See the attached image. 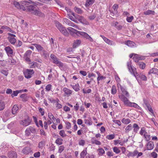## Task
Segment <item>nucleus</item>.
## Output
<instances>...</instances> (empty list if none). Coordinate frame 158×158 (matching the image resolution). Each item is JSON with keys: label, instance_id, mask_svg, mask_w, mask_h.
Masks as SVG:
<instances>
[{"label": "nucleus", "instance_id": "nucleus-1", "mask_svg": "<svg viewBox=\"0 0 158 158\" xmlns=\"http://www.w3.org/2000/svg\"><path fill=\"white\" fill-rule=\"evenodd\" d=\"M23 4H25L27 7V11L30 12L32 14V12L35 10V6H36V3L32 2L31 0L28 1H23Z\"/></svg>", "mask_w": 158, "mask_h": 158}, {"label": "nucleus", "instance_id": "nucleus-2", "mask_svg": "<svg viewBox=\"0 0 158 158\" xmlns=\"http://www.w3.org/2000/svg\"><path fill=\"white\" fill-rule=\"evenodd\" d=\"M55 24L56 27L62 34L65 36H68L69 33L64 27L57 21L56 22Z\"/></svg>", "mask_w": 158, "mask_h": 158}, {"label": "nucleus", "instance_id": "nucleus-3", "mask_svg": "<svg viewBox=\"0 0 158 158\" xmlns=\"http://www.w3.org/2000/svg\"><path fill=\"white\" fill-rule=\"evenodd\" d=\"M127 66L130 72L137 79V76L138 75V73L136 71V69L132 66L131 61L127 62Z\"/></svg>", "mask_w": 158, "mask_h": 158}, {"label": "nucleus", "instance_id": "nucleus-4", "mask_svg": "<svg viewBox=\"0 0 158 158\" xmlns=\"http://www.w3.org/2000/svg\"><path fill=\"white\" fill-rule=\"evenodd\" d=\"M51 58L53 60V63L59 67H62L63 66V63L59 60L53 54H51L50 55Z\"/></svg>", "mask_w": 158, "mask_h": 158}, {"label": "nucleus", "instance_id": "nucleus-5", "mask_svg": "<svg viewBox=\"0 0 158 158\" xmlns=\"http://www.w3.org/2000/svg\"><path fill=\"white\" fill-rule=\"evenodd\" d=\"M34 73L33 69H27L24 72V74L25 77L29 78L31 77L32 75Z\"/></svg>", "mask_w": 158, "mask_h": 158}, {"label": "nucleus", "instance_id": "nucleus-6", "mask_svg": "<svg viewBox=\"0 0 158 158\" xmlns=\"http://www.w3.org/2000/svg\"><path fill=\"white\" fill-rule=\"evenodd\" d=\"M31 122V119L30 117L27 116L24 120H22L20 123L23 126L26 127L30 124Z\"/></svg>", "mask_w": 158, "mask_h": 158}, {"label": "nucleus", "instance_id": "nucleus-7", "mask_svg": "<svg viewBox=\"0 0 158 158\" xmlns=\"http://www.w3.org/2000/svg\"><path fill=\"white\" fill-rule=\"evenodd\" d=\"M76 19H77L81 23L85 25H88L89 23L82 16L76 14Z\"/></svg>", "mask_w": 158, "mask_h": 158}, {"label": "nucleus", "instance_id": "nucleus-8", "mask_svg": "<svg viewBox=\"0 0 158 158\" xmlns=\"http://www.w3.org/2000/svg\"><path fill=\"white\" fill-rule=\"evenodd\" d=\"M79 35L85 37L91 42L93 41V39L87 33L85 32L80 31L79 33Z\"/></svg>", "mask_w": 158, "mask_h": 158}, {"label": "nucleus", "instance_id": "nucleus-9", "mask_svg": "<svg viewBox=\"0 0 158 158\" xmlns=\"http://www.w3.org/2000/svg\"><path fill=\"white\" fill-rule=\"evenodd\" d=\"M64 21L65 23L69 26L73 27L77 29H79V28L77 25H75L74 23L71 21L67 19H64Z\"/></svg>", "mask_w": 158, "mask_h": 158}, {"label": "nucleus", "instance_id": "nucleus-10", "mask_svg": "<svg viewBox=\"0 0 158 158\" xmlns=\"http://www.w3.org/2000/svg\"><path fill=\"white\" fill-rule=\"evenodd\" d=\"M63 91L64 92V95L65 96H70L73 92V91L72 90L65 87L63 88Z\"/></svg>", "mask_w": 158, "mask_h": 158}, {"label": "nucleus", "instance_id": "nucleus-11", "mask_svg": "<svg viewBox=\"0 0 158 158\" xmlns=\"http://www.w3.org/2000/svg\"><path fill=\"white\" fill-rule=\"evenodd\" d=\"M119 98L121 99V100L124 102L125 105L128 106L130 102L127 98L123 95L119 96Z\"/></svg>", "mask_w": 158, "mask_h": 158}, {"label": "nucleus", "instance_id": "nucleus-12", "mask_svg": "<svg viewBox=\"0 0 158 158\" xmlns=\"http://www.w3.org/2000/svg\"><path fill=\"white\" fill-rule=\"evenodd\" d=\"M67 29L71 35H73L74 34H75L77 35H79L80 31H78L71 27H68Z\"/></svg>", "mask_w": 158, "mask_h": 158}, {"label": "nucleus", "instance_id": "nucleus-13", "mask_svg": "<svg viewBox=\"0 0 158 158\" xmlns=\"http://www.w3.org/2000/svg\"><path fill=\"white\" fill-rule=\"evenodd\" d=\"M32 14L35 15L40 17H44V15L38 10L35 9L32 12Z\"/></svg>", "mask_w": 158, "mask_h": 158}, {"label": "nucleus", "instance_id": "nucleus-14", "mask_svg": "<svg viewBox=\"0 0 158 158\" xmlns=\"http://www.w3.org/2000/svg\"><path fill=\"white\" fill-rule=\"evenodd\" d=\"M5 50L8 56H11L13 53V50L9 46L5 47Z\"/></svg>", "mask_w": 158, "mask_h": 158}, {"label": "nucleus", "instance_id": "nucleus-15", "mask_svg": "<svg viewBox=\"0 0 158 158\" xmlns=\"http://www.w3.org/2000/svg\"><path fill=\"white\" fill-rule=\"evenodd\" d=\"M8 156L9 158H17V155L16 152L14 151H12L9 152Z\"/></svg>", "mask_w": 158, "mask_h": 158}, {"label": "nucleus", "instance_id": "nucleus-16", "mask_svg": "<svg viewBox=\"0 0 158 158\" xmlns=\"http://www.w3.org/2000/svg\"><path fill=\"white\" fill-rule=\"evenodd\" d=\"M125 44L131 48L135 47H136V44L134 42L130 40H128L126 42Z\"/></svg>", "mask_w": 158, "mask_h": 158}, {"label": "nucleus", "instance_id": "nucleus-17", "mask_svg": "<svg viewBox=\"0 0 158 158\" xmlns=\"http://www.w3.org/2000/svg\"><path fill=\"white\" fill-rule=\"evenodd\" d=\"M138 153V151L137 150H135L133 152H129V153L127 154V156L128 157H130V156L134 157L136 156H137Z\"/></svg>", "mask_w": 158, "mask_h": 158}, {"label": "nucleus", "instance_id": "nucleus-18", "mask_svg": "<svg viewBox=\"0 0 158 158\" xmlns=\"http://www.w3.org/2000/svg\"><path fill=\"white\" fill-rule=\"evenodd\" d=\"M154 147V145L153 142L152 141H149L147 145V149L148 150H151Z\"/></svg>", "mask_w": 158, "mask_h": 158}, {"label": "nucleus", "instance_id": "nucleus-19", "mask_svg": "<svg viewBox=\"0 0 158 158\" xmlns=\"http://www.w3.org/2000/svg\"><path fill=\"white\" fill-rule=\"evenodd\" d=\"M121 90L123 93V95H125L127 97H129V94L128 92L125 89V88L119 85Z\"/></svg>", "mask_w": 158, "mask_h": 158}, {"label": "nucleus", "instance_id": "nucleus-20", "mask_svg": "<svg viewBox=\"0 0 158 158\" xmlns=\"http://www.w3.org/2000/svg\"><path fill=\"white\" fill-rule=\"evenodd\" d=\"M149 75L151 74H155L158 75V69L156 68H152L150 70L148 73Z\"/></svg>", "mask_w": 158, "mask_h": 158}, {"label": "nucleus", "instance_id": "nucleus-21", "mask_svg": "<svg viewBox=\"0 0 158 158\" xmlns=\"http://www.w3.org/2000/svg\"><path fill=\"white\" fill-rule=\"evenodd\" d=\"M32 44L35 47L36 49L39 52H41V51L43 50L44 49L43 47L39 44Z\"/></svg>", "mask_w": 158, "mask_h": 158}, {"label": "nucleus", "instance_id": "nucleus-22", "mask_svg": "<svg viewBox=\"0 0 158 158\" xmlns=\"http://www.w3.org/2000/svg\"><path fill=\"white\" fill-rule=\"evenodd\" d=\"M19 109L18 106L17 105H15L12 109V113L13 114H15L17 113Z\"/></svg>", "mask_w": 158, "mask_h": 158}, {"label": "nucleus", "instance_id": "nucleus-23", "mask_svg": "<svg viewBox=\"0 0 158 158\" xmlns=\"http://www.w3.org/2000/svg\"><path fill=\"white\" fill-rule=\"evenodd\" d=\"M72 87L76 92L80 90V86L78 83L76 84L75 85H71Z\"/></svg>", "mask_w": 158, "mask_h": 158}, {"label": "nucleus", "instance_id": "nucleus-24", "mask_svg": "<svg viewBox=\"0 0 158 158\" xmlns=\"http://www.w3.org/2000/svg\"><path fill=\"white\" fill-rule=\"evenodd\" d=\"M91 141L93 144H95L96 145H99L101 144V143L97 140L96 138L94 137L92 138Z\"/></svg>", "mask_w": 158, "mask_h": 158}, {"label": "nucleus", "instance_id": "nucleus-25", "mask_svg": "<svg viewBox=\"0 0 158 158\" xmlns=\"http://www.w3.org/2000/svg\"><path fill=\"white\" fill-rule=\"evenodd\" d=\"M94 0H86L85 6L86 7H88L93 4L94 2Z\"/></svg>", "mask_w": 158, "mask_h": 158}, {"label": "nucleus", "instance_id": "nucleus-26", "mask_svg": "<svg viewBox=\"0 0 158 158\" xmlns=\"http://www.w3.org/2000/svg\"><path fill=\"white\" fill-rule=\"evenodd\" d=\"M133 59L135 62H138L139 60H141V58L139 55L136 54H134Z\"/></svg>", "mask_w": 158, "mask_h": 158}, {"label": "nucleus", "instance_id": "nucleus-27", "mask_svg": "<svg viewBox=\"0 0 158 158\" xmlns=\"http://www.w3.org/2000/svg\"><path fill=\"white\" fill-rule=\"evenodd\" d=\"M81 41L80 40H74L73 44V46L74 48H75L81 44Z\"/></svg>", "mask_w": 158, "mask_h": 158}, {"label": "nucleus", "instance_id": "nucleus-28", "mask_svg": "<svg viewBox=\"0 0 158 158\" xmlns=\"http://www.w3.org/2000/svg\"><path fill=\"white\" fill-rule=\"evenodd\" d=\"M28 64H29L30 68H35V66L37 65V63L34 61H31L30 62L28 63Z\"/></svg>", "mask_w": 158, "mask_h": 158}, {"label": "nucleus", "instance_id": "nucleus-29", "mask_svg": "<svg viewBox=\"0 0 158 158\" xmlns=\"http://www.w3.org/2000/svg\"><path fill=\"white\" fill-rule=\"evenodd\" d=\"M1 28L4 30H6L9 31L12 33H14V31L12 30L10 27L6 26H2Z\"/></svg>", "mask_w": 158, "mask_h": 158}, {"label": "nucleus", "instance_id": "nucleus-30", "mask_svg": "<svg viewBox=\"0 0 158 158\" xmlns=\"http://www.w3.org/2000/svg\"><path fill=\"white\" fill-rule=\"evenodd\" d=\"M139 76V78L143 81H146L147 80V77L144 75L143 74H139L138 76H137V77Z\"/></svg>", "mask_w": 158, "mask_h": 158}, {"label": "nucleus", "instance_id": "nucleus-31", "mask_svg": "<svg viewBox=\"0 0 158 158\" xmlns=\"http://www.w3.org/2000/svg\"><path fill=\"white\" fill-rule=\"evenodd\" d=\"M41 53L43 55L44 57L45 58H46L49 56V55L47 53V52L45 50L43 49V50L41 51Z\"/></svg>", "mask_w": 158, "mask_h": 158}, {"label": "nucleus", "instance_id": "nucleus-32", "mask_svg": "<svg viewBox=\"0 0 158 158\" xmlns=\"http://www.w3.org/2000/svg\"><path fill=\"white\" fill-rule=\"evenodd\" d=\"M138 64L139 68L142 69H144L145 67L146 64L143 62H139L138 63Z\"/></svg>", "mask_w": 158, "mask_h": 158}, {"label": "nucleus", "instance_id": "nucleus-33", "mask_svg": "<svg viewBox=\"0 0 158 158\" xmlns=\"http://www.w3.org/2000/svg\"><path fill=\"white\" fill-rule=\"evenodd\" d=\"M110 12V15L112 16H115L117 17L118 16V14L117 11L114 10L111 11V10H109Z\"/></svg>", "mask_w": 158, "mask_h": 158}, {"label": "nucleus", "instance_id": "nucleus-34", "mask_svg": "<svg viewBox=\"0 0 158 158\" xmlns=\"http://www.w3.org/2000/svg\"><path fill=\"white\" fill-rule=\"evenodd\" d=\"M131 120L129 118H123L122 120V122L125 124H127L131 122Z\"/></svg>", "mask_w": 158, "mask_h": 158}, {"label": "nucleus", "instance_id": "nucleus-35", "mask_svg": "<svg viewBox=\"0 0 158 158\" xmlns=\"http://www.w3.org/2000/svg\"><path fill=\"white\" fill-rule=\"evenodd\" d=\"M147 133L144 127H142L141 128V130L139 131V134L141 135L145 136L146 134Z\"/></svg>", "mask_w": 158, "mask_h": 158}, {"label": "nucleus", "instance_id": "nucleus-36", "mask_svg": "<svg viewBox=\"0 0 158 158\" xmlns=\"http://www.w3.org/2000/svg\"><path fill=\"white\" fill-rule=\"evenodd\" d=\"M87 152L86 150H84L81 153V158H85V156L87 155Z\"/></svg>", "mask_w": 158, "mask_h": 158}, {"label": "nucleus", "instance_id": "nucleus-37", "mask_svg": "<svg viewBox=\"0 0 158 158\" xmlns=\"http://www.w3.org/2000/svg\"><path fill=\"white\" fill-rule=\"evenodd\" d=\"M13 3L15 6L18 9H21V6L20 5L19 2L15 1H14Z\"/></svg>", "mask_w": 158, "mask_h": 158}, {"label": "nucleus", "instance_id": "nucleus-38", "mask_svg": "<svg viewBox=\"0 0 158 158\" xmlns=\"http://www.w3.org/2000/svg\"><path fill=\"white\" fill-rule=\"evenodd\" d=\"M128 106H133L138 109L140 108V107L137 104L135 103H132L130 102V103H129V104H128Z\"/></svg>", "mask_w": 158, "mask_h": 158}, {"label": "nucleus", "instance_id": "nucleus-39", "mask_svg": "<svg viewBox=\"0 0 158 158\" xmlns=\"http://www.w3.org/2000/svg\"><path fill=\"white\" fill-rule=\"evenodd\" d=\"M133 127L134 128V131L135 133H137L139 129V127L136 123L134 124Z\"/></svg>", "mask_w": 158, "mask_h": 158}, {"label": "nucleus", "instance_id": "nucleus-40", "mask_svg": "<svg viewBox=\"0 0 158 158\" xmlns=\"http://www.w3.org/2000/svg\"><path fill=\"white\" fill-rule=\"evenodd\" d=\"M143 13L145 15H154L155 12L153 10H148L144 11Z\"/></svg>", "mask_w": 158, "mask_h": 158}, {"label": "nucleus", "instance_id": "nucleus-41", "mask_svg": "<svg viewBox=\"0 0 158 158\" xmlns=\"http://www.w3.org/2000/svg\"><path fill=\"white\" fill-rule=\"evenodd\" d=\"M8 39L9 40L10 43L12 44H15L16 41V39L14 37H8Z\"/></svg>", "mask_w": 158, "mask_h": 158}, {"label": "nucleus", "instance_id": "nucleus-42", "mask_svg": "<svg viewBox=\"0 0 158 158\" xmlns=\"http://www.w3.org/2000/svg\"><path fill=\"white\" fill-rule=\"evenodd\" d=\"M20 97L22 98L23 101H26L27 100V94H21L20 96Z\"/></svg>", "mask_w": 158, "mask_h": 158}, {"label": "nucleus", "instance_id": "nucleus-43", "mask_svg": "<svg viewBox=\"0 0 158 158\" xmlns=\"http://www.w3.org/2000/svg\"><path fill=\"white\" fill-rule=\"evenodd\" d=\"M5 107V104L3 101L0 100V110H3Z\"/></svg>", "mask_w": 158, "mask_h": 158}, {"label": "nucleus", "instance_id": "nucleus-44", "mask_svg": "<svg viewBox=\"0 0 158 158\" xmlns=\"http://www.w3.org/2000/svg\"><path fill=\"white\" fill-rule=\"evenodd\" d=\"M75 11L77 13L81 14L83 12L82 10L80 8L75 7L74 8Z\"/></svg>", "mask_w": 158, "mask_h": 158}, {"label": "nucleus", "instance_id": "nucleus-45", "mask_svg": "<svg viewBox=\"0 0 158 158\" xmlns=\"http://www.w3.org/2000/svg\"><path fill=\"white\" fill-rule=\"evenodd\" d=\"M63 139L60 138H58L56 140V143L59 145H60L62 144Z\"/></svg>", "mask_w": 158, "mask_h": 158}, {"label": "nucleus", "instance_id": "nucleus-46", "mask_svg": "<svg viewBox=\"0 0 158 158\" xmlns=\"http://www.w3.org/2000/svg\"><path fill=\"white\" fill-rule=\"evenodd\" d=\"M132 127L131 124L128 125L126 128H125V131L126 133H128L129 131L132 130Z\"/></svg>", "mask_w": 158, "mask_h": 158}, {"label": "nucleus", "instance_id": "nucleus-47", "mask_svg": "<svg viewBox=\"0 0 158 158\" xmlns=\"http://www.w3.org/2000/svg\"><path fill=\"white\" fill-rule=\"evenodd\" d=\"M22 90H20L19 91L16 90L15 91H14L13 93L11 94V95L12 97H14V96H17L18 94L20 93Z\"/></svg>", "mask_w": 158, "mask_h": 158}, {"label": "nucleus", "instance_id": "nucleus-48", "mask_svg": "<svg viewBox=\"0 0 158 158\" xmlns=\"http://www.w3.org/2000/svg\"><path fill=\"white\" fill-rule=\"evenodd\" d=\"M32 52L30 50H27L26 52L24 54V56L29 57H30L31 54Z\"/></svg>", "mask_w": 158, "mask_h": 158}, {"label": "nucleus", "instance_id": "nucleus-49", "mask_svg": "<svg viewBox=\"0 0 158 158\" xmlns=\"http://www.w3.org/2000/svg\"><path fill=\"white\" fill-rule=\"evenodd\" d=\"M117 90L116 86L114 85L112 86L111 89V93L113 94H114L116 93Z\"/></svg>", "mask_w": 158, "mask_h": 158}, {"label": "nucleus", "instance_id": "nucleus-50", "mask_svg": "<svg viewBox=\"0 0 158 158\" xmlns=\"http://www.w3.org/2000/svg\"><path fill=\"white\" fill-rule=\"evenodd\" d=\"M45 145V141H42L39 142L38 147L42 148Z\"/></svg>", "mask_w": 158, "mask_h": 158}, {"label": "nucleus", "instance_id": "nucleus-51", "mask_svg": "<svg viewBox=\"0 0 158 158\" xmlns=\"http://www.w3.org/2000/svg\"><path fill=\"white\" fill-rule=\"evenodd\" d=\"M115 137L114 134H111L106 136V138L109 140H111L114 139Z\"/></svg>", "mask_w": 158, "mask_h": 158}, {"label": "nucleus", "instance_id": "nucleus-52", "mask_svg": "<svg viewBox=\"0 0 158 158\" xmlns=\"http://www.w3.org/2000/svg\"><path fill=\"white\" fill-rule=\"evenodd\" d=\"M149 111L151 112L154 115V112L153 111V110L152 109V107L151 106L150 104L146 106Z\"/></svg>", "mask_w": 158, "mask_h": 158}, {"label": "nucleus", "instance_id": "nucleus-53", "mask_svg": "<svg viewBox=\"0 0 158 158\" xmlns=\"http://www.w3.org/2000/svg\"><path fill=\"white\" fill-rule=\"evenodd\" d=\"M48 99L52 102L54 103L59 102H60L59 100L57 98L56 99H51V98H48Z\"/></svg>", "mask_w": 158, "mask_h": 158}, {"label": "nucleus", "instance_id": "nucleus-54", "mask_svg": "<svg viewBox=\"0 0 158 158\" xmlns=\"http://www.w3.org/2000/svg\"><path fill=\"white\" fill-rule=\"evenodd\" d=\"M98 151L99 152V155L101 156L102 155L105 153V151L102 148H99Z\"/></svg>", "mask_w": 158, "mask_h": 158}, {"label": "nucleus", "instance_id": "nucleus-55", "mask_svg": "<svg viewBox=\"0 0 158 158\" xmlns=\"http://www.w3.org/2000/svg\"><path fill=\"white\" fill-rule=\"evenodd\" d=\"M59 134L62 137H65L66 136L64 131L63 130H61L60 131Z\"/></svg>", "mask_w": 158, "mask_h": 158}, {"label": "nucleus", "instance_id": "nucleus-56", "mask_svg": "<svg viewBox=\"0 0 158 158\" xmlns=\"http://www.w3.org/2000/svg\"><path fill=\"white\" fill-rule=\"evenodd\" d=\"M0 72L6 76H7L8 74V70L5 69L1 70Z\"/></svg>", "mask_w": 158, "mask_h": 158}, {"label": "nucleus", "instance_id": "nucleus-57", "mask_svg": "<svg viewBox=\"0 0 158 158\" xmlns=\"http://www.w3.org/2000/svg\"><path fill=\"white\" fill-rule=\"evenodd\" d=\"M113 150L114 152L116 153H119L120 152V151L119 150L118 148L116 147H114L113 148Z\"/></svg>", "mask_w": 158, "mask_h": 158}, {"label": "nucleus", "instance_id": "nucleus-58", "mask_svg": "<svg viewBox=\"0 0 158 158\" xmlns=\"http://www.w3.org/2000/svg\"><path fill=\"white\" fill-rule=\"evenodd\" d=\"M144 137L145 140L147 141H149L151 138L150 135H149L147 133L145 135V136H144Z\"/></svg>", "mask_w": 158, "mask_h": 158}, {"label": "nucleus", "instance_id": "nucleus-59", "mask_svg": "<svg viewBox=\"0 0 158 158\" xmlns=\"http://www.w3.org/2000/svg\"><path fill=\"white\" fill-rule=\"evenodd\" d=\"M100 36L102 37V39L107 44H108V41L109 40V39L106 38V37H105L104 36L101 35Z\"/></svg>", "mask_w": 158, "mask_h": 158}, {"label": "nucleus", "instance_id": "nucleus-60", "mask_svg": "<svg viewBox=\"0 0 158 158\" xmlns=\"http://www.w3.org/2000/svg\"><path fill=\"white\" fill-rule=\"evenodd\" d=\"M29 129V130L31 132L33 133H34L36 132V130L33 127H30L28 128Z\"/></svg>", "mask_w": 158, "mask_h": 158}, {"label": "nucleus", "instance_id": "nucleus-61", "mask_svg": "<svg viewBox=\"0 0 158 158\" xmlns=\"http://www.w3.org/2000/svg\"><path fill=\"white\" fill-rule=\"evenodd\" d=\"M38 109H39V111L41 113V115H42V116L44 115V109L41 107H39Z\"/></svg>", "mask_w": 158, "mask_h": 158}, {"label": "nucleus", "instance_id": "nucleus-62", "mask_svg": "<svg viewBox=\"0 0 158 158\" xmlns=\"http://www.w3.org/2000/svg\"><path fill=\"white\" fill-rule=\"evenodd\" d=\"M82 92L84 94H89L91 92V90L90 89H88L87 90H85L84 89H82Z\"/></svg>", "mask_w": 158, "mask_h": 158}, {"label": "nucleus", "instance_id": "nucleus-63", "mask_svg": "<svg viewBox=\"0 0 158 158\" xmlns=\"http://www.w3.org/2000/svg\"><path fill=\"white\" fill-rule=\"evenodd\" d=\"M52 86L50 84L48 85L46 87L45 89L47 91H49L51 90Z\"/></svg>", "mask_w": 158, "mask_h": 158}, {"label": "nucleus", "instance_id": "nucleus-64", "mask_svg": "<svg viewBox=\"0 0 158 158\" xmlns=\"http://www.w3.org/2000/svg\"><path fill=\"white\" fill-rule=\"evenodd\" d=\"M85 143V141L84 140L81 139L79 140V144L80 145L83 146Z\"/></svg>", "mask_w": 158, "mask_h": 158}]
</instances>
